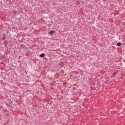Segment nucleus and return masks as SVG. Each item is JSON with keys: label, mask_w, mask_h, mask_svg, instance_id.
Returning <instances> with one entry per match:
<instances>
[{"label": "nucleus", "mask_w": 125, "mask_h": 125, "mask_svg": "<svg viewBox=\"0 0 125 125\" xmlns=\"http://www.w3.org/2000/svg\"><path fill=\"white\" fill-rule=\"evenodd\" d=\"M54 33H55V31H51L49 32V34H50V35H53L54 34Z\"/></svg>", "instance_id": "f257e3e1"}, {"label": "nucleus", "mask_w": 125, "mask_h": 125, "mask_svg": "<svg viewBox=\"0 0 125 125\" xmlns=\"http://www.w3.org/2000/svg\"><path fill=\"white\" fill-rule=\"evenodd\" d=\"M117 46H121L122 45V43L118 42L117 43Z\"/></svg>", "instance_id": "f03ea898"}, {"label": "nucleus", "mask_w": 125, "mask_h": 125, "mask_svg": "<svg viewBox=\"0 0 125 125\" xmlns=\"http://www.w3.org/2000/svg\"><path fill=\"white\" fill-rule=\"evenodd\" d=\"M40 57H44V54H41L40 55Z\"/></svg>", "instance_id": "7ed1b4c3"}, {"label": "nucleus", "mask_w": 125, "mask_h": 125, "mask_svg": "<svg viewBox=\"0 0 125 125\" xmlns=\"http://www.w3.org/2000/svg\"><path fill=\"white\" fill-rule=\"evenodd\" d=\"M116 72H114L113 74V77H115V75H116Z\"/></svg>", "instance_id": "20e7f679"}]
</instances>
